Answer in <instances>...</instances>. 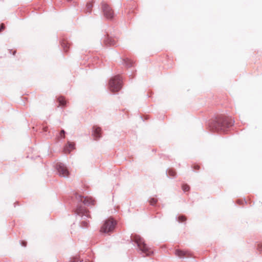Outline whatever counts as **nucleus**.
Wrapping results in <instances>:
<instances>
[{
  "instance_id": "f257e3e1",
  "label": "nucleus",
  "mask_w": 262,
  "mask_h": 262,
  "mask_svg": "<svg viewBox=\"0 0 262 262\" xmlns=\"http://www.w3.org/2000/svg\"><path fill=\"white\" fill-rule=\"evenodd\" d=\"M234 120L232 118L225 116H220L216 119L210 125L212 128L216 130L224 131L226 128L229 127L233 124Z\"/></svg>"
},
{
  "instance_id": "f03ea898",
  "label": "nucleus",
  "mask_w": 262,
  "mask_h": 262,
  "mask_svg": "<svg viewBox=\"0 0 262 262\" xmlns=\"http://www.w3.org/2000/svg\"><path fill=\"white\" fill-rule=\"evenodd\" d=\"M130 240L132 242H135L137 244L139 251L141 252L143 256H149L152 253V252L145 244L143 238L139 235H132Z\"/></svg>"
},
{
  "instance_id": "7ed1b4c3",
  "label": "nucleus",
  "mask_w": 262,
  "mask_h": 262,
  "mask_svg": "<svg viewBox=\"0 0 262 262\" xmlns=\"http://www.w3.org/2000/svg\"><path fill=\"white\" fill-rule=\"evenodd\" d=\"M77 219L80 218V226L82 228H87L89 225V221L87 219L90 217L89 211L82 206H78L75 211Z\"/></svg>"
},
{
  "instance_id": "20e7f679",
  "label": "nucleus",
  "mask_w": 262,
  "mask_h": 262,
  "mask_svg": "<svg viewBox=\"0 0 262 262\" xmlns=\"http://www.w3.org/2000/svg\"><path fill=\"white\" fill-rule=\"evenodd\" d=\"M109 89L112 92H118L122 88V78L119 75L111 78L109 81Z\"/></svg>"
},
{
  "instance_id": "39448f33",
  "label": "nucleus",
  "mask_w": 262,
  "mask_h": 262,
  "mask_svg": "<svg viewBox=\"0 0 262 262\" xmlns=\"http://www.w3.org/2000/svg\"><path fill=\"white\" fill-rule=\"evenodd\" d=\"M116 225V222L113 219L106 220L102 225L101 231L104 233H108L113 231Z\"/></svg>"
},
{
  "instance_id": "423d86ee",
  "label": "nucleus",
  "mask_w": 262,
  "mask_h": 262,
  "mask_svg": "<svg viewBox=\"0 0 262 262\" xmlns=\"http://www.w3.org/2000/svg\"><path fill=\"white\" fill-rule=\"evenodd\" d=\"M56 169L58 171L59 176L64 178L68 177L69 172L67 166L62 163H57L56 165Z\"/></svg>"
},
{
  "instance_id": "0eeeda50",
  "label": "nucleus",
  "mask_w": 262,
  "mask_h": 262,
  "mask_svg": "<svg viewBox=\"0 0 262 262\" xmlns=\"http://www.w3.org/2000/svg\"><path fill=\"white\" fill-rule=\"evenodd\" d=\"M75 196L78 202H81L84 205L90 206L93 205L94 204V200L92 198H89L87 197L84 198L78 194H76Z\"/></svg>"
},
{
  "instance_id": "6e6552de",
  "label": "nucleus",
  "mask_w": 262,
  "mask_h": 262,
  "mask_svg": "<svg viewBox=\"0 0 262 262\" xmlns=\"http://www.w3.org/2000/svg\"><path fill=\"white\" fill-rule=\"evenodd\" d=\"M102 10L104 16L107 19H111L113 18L114 16V12L112 9L106 4H102Z\"/></svg>"
},
{
  "instance_id": "1a4fd4ad",
  "label": "nucleus",
  "mask_w": 262,
  "mask_h": 262,
  "mask_svg": "<svg viewBox=\"0 0 262 262\" xmlns=\"http://www.w3.org/2000/svg\"><path fill=\"white\" fill-rule=\"evenodd\" d=\"M93 135L96 139H98L100 137L101 129L99 127H94L93 130Z\"/></svg>"
},
{
  "instance_id": "9d476101",
  "label": "nucleus",
  "mask_w": 262,
  "mask_h": 262,
  "mask_svg": "<svg viewBox=\"0 0 262 262\" xmlns=\"http://www.w3.org/2000/svg\"><path fill=\"white\" fill-rule=\"evenodd\" d=\"M175 254L180 258H184L185 256H188L187 252L180 250H176L175 251Z\"/></svg>"
},
{
  "instance_id": "9b49d317",
  "label": "nucleus",
  "mask_w": 262,
  "mask_h": 262,
  "mask_svg": "<svg viewBox=\"0 0 262 262\" xmlns=\"http://www.w3.org/2000/svg\"><path fill=\"white\" fill-rule=\"evenodd\" d=\"M74 144L71 142H69L68 146H67L64 149L66 153H70L71 151L74 149Z\"/></svg>"
},
{
  "instance_id": "f8f14e48",
  "label": "nucleus",
  "mask_w": 262,
  "mask_h": 262,
  "mask_svg": "<svg viewBox=\"0 0 262 262\" xmlns=\"http://www.w3.org/2000/svg\"><path fill=\"white\" fill-rule=\"evenodd\" d=\"M124 63L125 65V66H126L127 68H129V67H131L133 66V65L134 64V62L133 60H130L129 59L126 58V59H124Z\"/></svg>"
},
{
  "instance_id": "ddd939ff",
  "label": "nucleus",
  "mask_w": 262,
  "mask_h": 262,
  "mask_svg": "<svg viewBox=\"0 0 262 262\" xmlns=\"http://www.w3.org/2000/svg\"><path fill=\"white\" fill-rule=\"evenodd\" d=\"M58 101L59 103V105L60 106H64L66 104V100L64 99V98H63L62 97H60L58 98Z\"/></svg>"
},
{
  "instance_id": "4468645a",
  "label": "nucleus",
  "mask_w": 262,
  "mask_h": 262,
  "mask_svg": "<svg viewBox=\"0 0 262 262\" xmlns=\"http://www.w3.org/2000/svg\"><path fill=\"white\" fill-rule=\"evenodd\" d=\"M105 41L106 44L109 45H114L115 43L114 40L112 38H108L107 40H105Z\"/></svg>"
},
{
  "instance_id": "2eb2a0df",
  "label": "nucleus",
  "mask_w": 262,
  "mask_h": 262,
  "mask_svg": "<svg viewBox=\"0 0 262 262\" xmlns=\"http://www.w3.org/2000/svg\"><path fill=\"white\" fill-rule=\"evenodd\" d=\"M167 174L170 177H174L176 172L171 169H169L167 172Z\"/></svg>"
},
{
  "instance_id": "dca6fc26",
  "label": "nucleus",
  "mask_w": 262,
  "mask_h": 262,
  "mask_svg": "<svg viewBox=\"0 0 262 262\" xmlns=\"http://www.w3.org/2000/svg\"><path fill=\"white\" fill-rule=\"evenodd\" d=\"M157 202V199L155 198H151L149 200L150 205H154Z\"/></svg>"
},
{
  "instance_id": "f3484780",
  "label": "nucleus",
  "mask_w": 262,
  "mask_h": 262,
  "mask_svg": "<svg viewBox=\"0 0 262 262\" xmlns=\"http://www.w3.org/2000/svg\"><path fill=\"white\" fill-rule=\"evenodd\" d=\"M182 188L184 192H186L189 190V186L186 184H184L183 185Z\"/></svg>"
},
{
  "instance_id": "a211bd4d",
  "label": "nucleus",
  "mask_w": 262,
  "mask_h": 262,
  "mask_svg": "<svg viewBox=\"0 0 262 262\" xmlns=\"http://www.w3.org/2000/svg\"><path fill=\"white\" fill-rule=\"evenodd\" d=\"M184 221H185V218L184 216H180L178 218V221L180 222V223H182Z\"/></svg>"
},
{
  "instance_id": "6ab92c4d",
  "label": "nucleus",
  "mask_w": 262,
  "mask_h": 262,
  "mask_svg": "<svg viewBox=\"0 0 262 262\" xmlns=\"http://www.w3.org/2000/svg\"><path fill=\"white\" fill-rule=\"evenodd\" d=\"M64 134H65V132L63 129L61 130V132H60V136L61 138H64Z\"/></svg>"
},
{
  "instance_id": "aec40b11",
  "label": "nucleus",
  "mask_w": 262,
  "mask_h": 262,
  "mask_svg": "<svg viewBox=\"0 0 262 262\" xmlns=\"http://www.w3.org/2000/svg\"><path fill=\"white\" fill-rule=\"evenodd\" d=\"M62 46L63 47V48H68V43H66V42H62V44H61ZM65 51H67V50H66V49H64Z\"/></svg>"
},
{
  "instance_id": "412c9836",
  "label": "nucleus",
  "mask_w": 262,
  "mask_h": 262,
  "mask_svg": "<svg viewBox=\"0 0 262 262\" xmlns=\"http://www.w3.org/2000/svg\"><path fill=\"white\" fill-rule=\"evenodd\" d=\"M4 25L2 24L1 25H0V32L2 31L4 29Z\"/></svg>"
},
{
  "instance_id": "4be33fe9",
  "label": "nucleus",
  "mask_w": 262,
  "mask_h": 262,
  "mask_svg": "<svg viewBox=\"0 0 262 262\" xmlns=\"http://www.w3.org/2000/svg\"><path fill=\"white\" fill-rule=\"evenodd\" d=\"M92 7V5L91 4L87 5V8H88V10L91 9Z\"/></svg>"
},
{
  "instance_id": "5701e85b",
  "label": "nucleus",
  "mask_w": 262,
  "mask_h": 262,
  "mask_svg": "<svg viewBox=\"0 0 262 262\" xmlns=\"http://www.w3.org/2000/svg\"><path fill=\"white\" fill-rule=\"evenodd\" d=\"M22 246H24V247H26V243L25 242H22Z\"/></svg>"
},
{
  "instance_id": "b1692460",
  "label": "nucleus",
  "mask_w": 262,
  "mask_h": 262,
  "mask_svg": "<svg viewBox=\"0 0 262 262\" xmlns=\"http://www.w3.org/2000/svg\"><path fill=\"white\" fill-rule=\"evenodd\" d=\"M86 262H90V261H86Z\"/></svg>"
}]
</instances>
